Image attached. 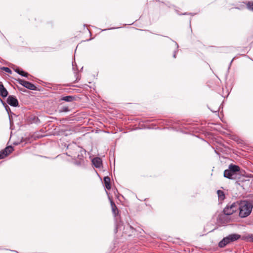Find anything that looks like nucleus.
<instances>
[{"instance_id":"nucleus-1","label":"nucleus","mask_w":253,"mask_h":253,"mask_svg":"<svg viewBox=\"0 0 253 253\" xmlns=\"http://www.w3.org/2000/svg\"><path fill=\"white\" fill-rule=\"evenodd\" d=\"M253 209L252 204L247 201H241L238 203L239 215L241 218H244L250 214Z\"/></svg>"},{"instance_id":"nucleus-2","label":"nucleus","mask_w":253,"mask_h":253,"mask_svg":"<svg viewBox=\"0 0 253 253\" xmlns=\"http://www.w3.org/2000/svg\"><path fill=\"white\" fill-rule=\"evenodd\" d=\"M240 170V168L237 165L230 164L228 169L224 170V176L230 179L236 178L237 173Z\"/></svg>"},{"instance_id":"nucleus-3","label":"nucleus","mask_w":253,"mask_h":253,"mask_svg":"<svg viewBox=\"0 0 253 253\" xmlns=\"http://www.w3.org/2000/svg\"><path fill=\"white\" fill-rule=\"evenodd\" d=\"M241 236L237 234H233L224 238L218 244L220 248H224L231 242L237 241L240 239Z\"/></svg>"},{"instance_id":"nucleus-4","label":"nucleus","mask_w":253,"mask_h":253,"mask_svg":"<svg viewBox=\"0 0 253 253\" xmlns=\"http://www.w3.org/2000/svg\"><path fill=\"white\" fill-rule=\"evenodd\" d=\"M238 210V203L234 202L228 204L223 210L225 214L230 215Z\"/></svg>"},{"instance_id":"nucleus-5","label":"nucleus","mask_w":253,"mask_h":253,"mask_svg":"<svg viewBox=\"0 0 253 253\" xmlns=\"http://www.w3.org/2000/svg\"><path fill=\"white\" fill-rule=\"evenodd\" d=\"M74 150L75 152L74 153L72 154V157L74 158L82 160L84 157V155L85 154V150L78 146L76 145Z\"/></svg>"},{"instance_id":"nucleus-6","label":"nucleus","mask_w":253,"mask_h":253,"mask_svg":"<svg viewBox=\"0 0 253 253\" xmlns=\"http://www.w3.org/2000/svg\"><path fill=\"white\" fill-rule=\"evenodd\" d=\"M19 84L23 85L24 87L33 90H36L37 89L36 86L33 84L28 82L26 81L23 80L21 79H18L17 80Z\"/></svg>"},{"instance_id":"nucleus-7","label":"nucleus","mask_w":253,"mask_h":253,"mask_svg":"<svg viewBox=\"0 0 253 253\" xmlns=\"http://www.w3.org/2000/svg\"><path fill=\"white\" fill-rule=\"evenodd\" d=\"M7 103L11 106L17 107L18 106V101L17 98L13 96L9 95L7 99Z\"/></svg>"},{"instance_id":"nucleus-8","label":"nucleus","mask_w":253,"mask_h":253,"mask_svg":"<svg viewBox=\"0 0 253 253\" xmlns=\"http://www.w3.org/2000/svg\"><path fill=\"white\" fill-rule=\"evenodd\" d=\"M0 95L2 97H5L8 95V91L4 87L1 82H0Z\"/></svg>"},{"instance_id":"nucleus-9","label":"nucleus","mask_w":253,"mask_h":253,"mask_svg":"<svg viewBox=\"0 0 253 253\" xmlns=\"http://www.w3.org/2000/svg\"><path fill=\"white\" fill-rule=\"evenodd\" d=\"M93 165L97 168H99L102 166V160L99 158H95L92 161Z\"/></svg>"},{"instance_id":"nucleus-10","label":"nucleus","mask_w":253,"mask_h":253,"mask_svg":"<svg viewBox=\"0 0 253 253\" xmlns=\"http://www.w3.org/2000/svg\"><path fill=\"white\" fill-rule=\"evenodd\" d=\"M111 209L112 211V212L115 216H116L119 213V210L116 206L114 202L112 201H111Z\"/></svg>"},{"instance_id":"nucleus-11","label":"nucleus","mask_w":253,"mask_h":253,"mask_svg":"<svg viewBox=\"0 0 253 253\" xmlns=\"http://www.w3.org/2000/svg\"><path fill=\"white\" fill-rule=\"evenodd\" d=\"M104 182L105 185V187L108 190H110L111 188L110 184V178L109 176H105L104 178Z\"/></svg>"},{"instance_id":"nucleus-12","label":"nucleus","mask_w":253,"mask_h":253,"mask_svg":"<svg viewBox=\"0 0 253 253\" xmlns=\"http://www.w3.org/2000/svg\"><path fill=\"white\" fill-rule=\"evenodd\" d=\"M74 99H75V97L73 96L69 95V96H66L62 97L60 99V100L65 101L66 102H72L74 100Z\"/></svg>"},{"instance_id":"nucleus-13","label":"nucleus","mask_w":253,"mask_h":253,"mask_svg":"<svg viewBox=\"0 0 253 253\" xmlns=\"http://www.w3.org/2000/svg\"><path fill=\"white\" fill-rule=\"evenodd\" d=\"M217 193L219 200L222 201L225 199V195L222 191L218 190L217 191Z\"/></svg>"},{"instance_id":"nucleus-14","label":"nucleus","mask_w":253,"mask_h":253,"mask_svg":"<svg viewBox=\"0 0 253 253\" xmlns=\"http://www.w3.org/2000/svg\"><path fill=\"white\" fill-rule=\"evenodd\" d=\"M3 150L5 151L6 155H8L13 151V147L11 146H8L6 147L4 149H3Z\"/></svg>"},{"instance_id":"nucleus-15","label":"nucleus","mask_w":253,"mask_h":253,"mask_svg":"<svg viewBox=\"0 0 253 253\" xmlns=\"http://www.w3.org/2000/svg\"><path fill=\"white\" fill-rule=\"evenodd\" d=\"M247 7L248 9L253 11V1H248L247 3Z\"/></svg>"},{"instance_id":"nucleus-16","label":"nucleus","mask_w":253,"mask_h":253,"mask_svg":"<svg viewBox=\"0 0 253 253\" xmlns=\"http://www.w3.org/2000/svg\"><path fill=\"white\" fill-rule=\"evenodd\" d=\"M0 69H1V70L5 71L6 73H9V74H11L12 73L11 70L9 68H8V67H2Z\"/></svg>"},{"instance_id":"nucleus-17","label":"nucleus","mask_w":253,"mask_h":253,"mask_svg":"<svg viewBox=\"0 0 253 253\" xmlns=\"http://www.w3.org/2000/svg\"><path fill=\"white\" fill-rule=\"evenodd\" d=\"M7 156V155H6V153L3 150L0 152V159H3Z\"/></svg>"},{"instance_id":"nucleus-18","label":"nucleus","mask_w":253,"mask_h":253,"mask_svg":"<svg viewBox=\"0 0 253 253\" xmlns=\"http://www.w3.org/2000/svg\"><path fill=\"white\" fill-rule=\"evenodd\" d=\"M69 111V108L68 107H63L59 110L60 112H67Z\"/></svg>"},{"instance_id":"nucleus-19","label":"nucleus","mask_w":253,"mask_h":253,"mask_svg":"<svg viewBox=\"0 0 253 253\" xmlns=\"http://www.w3.org/2000/svg\"><path fill=\"white\" fill-rule=\"evenodd\" d=\"M19 74L23 77H28V76L29 75L28 73L25 72L22 70H21L20 71V74Z\"/></svg>"},{"instance_id":"nucleus-20","label":"nucleus","mask_w":253,"mask_h":253,"mask_svg":"<svg viewBox=\"0 0 253 253\" xmlns=\"http://www.w3.org/2000/svg\"><path fill=\"white\" fill-rule=\"evenodd\" d=\"M0 100L2 101V102L3 104L4 105H5V109H6V110L8 112V111H9V110H10V108L9 107V106H8L7 105H6V104H5V103H4L2 101V100H1L0 98Z\"/></svg>"},{"instance_id":"nucleus-21","label":"nucleus","mask_w":253,"mask_h":253,"mask_svg":"<svg viewBox=\"0 0 253 253\" xmlns=\"http://www.w3.org/2000/svg\"><path fill=\"white\" fill-rule=\"evenodd\" d=\"M14 71H15V72H16L17 73H18V74H20V71H21V70H20V69H18V68H17V69H14Z\"/></svg>"},{"instance_id":"nucleus-22","label":"nucleus","mask_w":253,"mask_h":253,"mask_svg":"<svg viewBox=\"0 0 253 253\" xmlns=\"http://www.w3.org/2000/svg\"><path fill=\"white\" fill-rule=\"evenodd\" d=\"M173 57H174V58H175V57H176V52H174V54H173Z\"/></svg>"},{"instance_id":"nucleus-23","label":"nucleus","mask_w":253,"mask_h":253,"mask_svg":"<svg viewBox=\"0 0 253 253\" xmlns=\"http://www.w3.org/2000/svg\"><path fill=\"white\" fill-rule=\"evenodd\" d=\"M218 111V109L217 110H215V111H212L213 112H216L217 111Z\"/></svg>"}]
</instances>
